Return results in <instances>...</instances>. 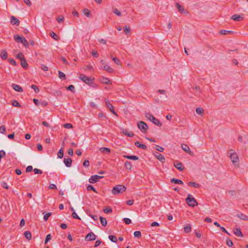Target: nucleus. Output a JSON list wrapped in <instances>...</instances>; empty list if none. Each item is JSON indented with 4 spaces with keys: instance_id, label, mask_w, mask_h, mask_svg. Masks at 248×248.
Wrapping results in <instances>:
<instances>
[{
    "instance_id": "1",
    "label": "nucleus",
    "mask_w": 248,
    "mask_h": 248,
    "mask_svg": "<svg viewBox=\"0 0 248 248\" xmlns=\"http://www.w3.org/2000/svg\"><path fill=\"white\" fill-rule=\"evenodd\" d=\"M126 187L122 185H118L114 186L111 190L112 193L116 195L119 194H121L125 191Z\"/></svg>"
},
{
    "instance_id": "2",
    "label": "nucleus",
    "mask_w": 248,
    "mask_h": 248,
    "mask_svg": "<svg viewBox=\"0 0 248 248\" xmlns=\"http://www.w3.org/2000/svg\"><path fill=\"white\" fill-rule=\"evenodd\" d=\"M145 117L148 119L150 121L153 122L155 125L158 126H161L162 124L160 121L155 118L154 116L150 112H147L145 113Z\"/></svg>"
},
{
    "instance_id": "3",
    "label": "nucleus",
    "mask_w": 248,
    "mask_h": 248,
    "mask_svg": "<svg viewBox=\"0 0 248 248\" xmlns=\"http://www.w3.org/2000/svg\"><path fill=\"white\" fill-rule=\"evenodd\" d=\"M79 79H80L82 81L85 82L86 84H88L90 86H93V81L94 78H91L90 77L86 76V75L81 74L79 77Z\"/></svg>"
},
{
    "instance_id": "4",
    "label": "nucleus",
    "mask_w": 248,
    "mask_h": 248,
    "mask_svg": "<svg viewBox=\"0 0 248 248\" xmlns=\"http://www.w3.org/2000/svg\"><path fill=\"white\" fill-rule=\"evenodd\" d=\"M186 203L191 207H195L198 205V202L196 199L191 195L188 194L186 199Z\"/></svg>"
},
{
    "instance_id": "5",
    "label": "nucleus",
    "mask_w": 248,
    "mask_h": 248,
    "mask_svg": "<svg viewBox=\"0 0 248 248\" xmlns=\"http://www.w3.org/2000/svg\"><path fill=\"white\" fill-rule=\"evenodd\" d=\"M14 38L16 42L21 43L25 47L27 48L29 47V43L24 37H21L18 35H15Z\"/></svg>"
},
{
    "instance_id": "6",
    "label": "nucleus",
    "mask_w": 248,
    "mask_h": 248,
    "mask_svg": "<svg viewBox=\"0 0 248 248\" xmlns=\"http://www.w3.org/2000/svg\"><path fill=\"white\" fill-rule=\"evenodd\" d=\"M137 126L142 133H146L148 128L147 124L143 121H139L138 123Z\"/></svg>"
},
{
    "instance_id": "7",
    "label": "nucleus",
    "mask_w": 248,
    "mask_h": 248,
    "mask_svg": "<svg viewBox=\"0 0 248 248\" xmlns=\"http://www.w3.org/2000/svg\"><path fill=\"white\" fill-rule=\"evenodd\" d=\"M230 157L233 164L234 166H238L237 163L238 162L239 157L236 153L235 152L231 153L230 155Z\"/></svg>"
},
{
    "instance_id": "8",
    "label": "nucleus",
    "mask_w": 248,
    "mask_h": 248,
    "mask_svg": "<svg viewBox=\"0 0 248 248\" xmlns=\"http://www.w3.org/2000/svg\"><path fill=\"white\" fill-rule=\"evenodd\" d=\"M103 177H104V176H99L98 175H92L89 179V182L90 183L93 184V183L97 182V181H98V180L99 179H102Z\"/></svg>"
},
{
    "instance_id": "9",
    "label": "nucleus",
    "mask_w": 248,
    "mask_h": 248,
    "mask_svg": "<svg viewBox=\"0 0 248 248\" xmlns=\"http://www.w3.org/2000/svg\"><path fill=\"white\" fill-rule=\"evenodd\" d=\"M106 105L109 110L115 115L118 116L117 113L115 111L113 105L109 102V100L105 99Z\"/></svg>"
},
{
    "instance_id": "10",
    "label": "nucleus",
    "mask_w": 248,
    "mask_h": 248,
    "mask_svg": "<svg viewBox=\"0 0 248 248\" xmlns=\"http://www.w3.org/2000/svg\"><path fill=\"white\" fill-rule=\"evenodd\" d=\"M96 238V236L93 232H90L86 235L85 240L87 241H90L95 240Z\"/></svg>"
},
{
    "instance_id": "11",
    "label": "nucleus",
    "mask_w": 248,
    "mask_h": 248,
    "mask_svg": "<svg viewBox=\"0 0 248 248\" xmlns=\"http://www.w3.org/2000/svg\"><path fill=\"white\" fill-rule=\"evenodd\" d=\"M176 7L177 8L178 11L182 14L187 13V12L186 10L185 9L183 6L179 4L178 3H176Z\"/></svg>"
},
{
    "instance_id": "12",
    "label": "nucleus",
    "mask_w": 248,
    "mask_h": 248,
    "mask_svg": "<svg viewBox=\"0 0 248 248\" xmlns=\"http://www.w3.org/2000/svg\"><path fill=\"white\" fill-rule=\"evenodd\" d=\"M181 147L183 150L186 153H188L190 155H193V153L190 151L189 147L186 144L183 143L181 145Z\"/></svg>"
},
{
    "instance_id": "13",
    "label": "nucleus",
    "mask_w": 248,
    "mask_h": 248,
    "mask_svg": "<svg viewBox=\"0 0 248 248\" xmlns=\"http://www.w3.org/2000/svg\"><path fill=\"white\" fill-rule=\"evenodd\" d=\"M174 166L180 171H183L184 169L183 164L178 161H176L174 163Z\"/></svg>"
},
{
    "instance_id": "14",
    "label": "nucleus",
    "mask_w": 248,
    "mask_h": 248,
    "mask_svg": "<svg viewBox=\"0 0 248 248\" xmlns=\"http://www.w3.org/2000/svg\"><path fill=\"white\" fill-rule=\"evenodd\" d=\"M11 23L14 25L18 26L20 23L19 20L14 16H11Z\"/></svg>"
},
{
    "instance_id": "15",
    "label": "nucleus",
    "mask_w": 248,
    "mask_h": 248,
    "mask_svg": "<svg viewBox=\"0 0 248 248\" xmlns=\"http://www.w3.org/2000/svg\"><path fill=\"white\" fill-rule=\"evenodd\" d=\"M0 57L3 60H5L8 58V54L5 49H2L0 52Z\"/></svg>"
},
{
    "instance_id": "16",
    "label": "nucleus",
    "mask_w": 248,
    "mask_h": 248,
    "mask_svg": "<svg viewBox=\"0 0 248 248\" xmlns=\"http://www.w3.org/2000/svg\"><path fill=\"white\" fill-rule=\"evenodd\" d=\"M233 233L234 234L238 237H243V234L241 232V229L240 228H236L233 229Z\"/></svg>"
},
{
    "instance_id": "17",
    "label": "nucleus",
    "mask_w": 248,
    "mask_h": 248,
    "mask_svg": "<svg viewBox=\"0 0 248 248\" xmlns=\"http://www.w3.org/2000/svg\"><path fill=\"white\" fill-rule=\"evenodd\" d=\"M11 86L13 88V89L16 92H23L22 88L17 84L13 83L12 84Z\"/></svg>"
},
{
    "instance_id": "18",
    "label": "nucleus",
    "mask_w": 248,
    "mask_h": 248,
    "mask_svg": "<svg viewBox=\"0 0 248 248\" xmlns=\"http://www.w3.org/2000/svg\"><path fill=\"white\" fill-rule=\"evenodd\" d=\"M154 155L156 156L157 159H158L162 163H164L165 162V157L160 153L156 152V154H154Z\"/></svg>"
},
{
    "instance_id": "19",
    "label": "nucleus",
    "mask_w": 248,
    "mask_h": 248,
    "mask_svg": "<svg viewBox=\"0 0 248 248\" xmlns=\"http://www.w3.org/2000/svg\"><path fill=\"white\" fill-rule=\"evenodd\" d=\"M100 82L104 84H111V82L110 80L107 78L105 77H101L100 78Z\"/></svg>"
},
{
    "instance_id": "20",
    "label": "nucleus",
    "mask_w": 248,
    "mask_h": 248,
    "mask_svg": "<svg viewBox=\"0 0 248 248\" xmlns=\"http://www.w3.org/2000/svg\"><path fill=\"white\" fill-rule=\"evenodd\" d=\"M63 162L67 167H70L72 165V160L70 157L64 158Z\"/></svg>"
},
{
    "instance_id": "21",
    "label": "nucleus",
    "mask_w": 248,
    "mask_h": 248,
    "mask_svg": "<svg viewBox=\"0 0 248 248\" xmlns=\"http://www.w3.org/2000/svg\"><path fill=\"white\" fill-rule=\"evenodd\" d=\"M103 69L107 71L109 73H112L114 72L113 69L107 64H106L103 66Z\"/></svg>"
},
{
    "instance_id": "22",
    "label": "nucleus",
    "mask_w": 248,
    "mask_h": 248,
    "mask_svg": "<svg viewBox=\"0 0 248 248\" xmlns=\"http://www.w3.org/2000/svg\"><path fill=\"white\" fill-rule=\"evenodd\" d=\"M20 64L25 69H27L28 67V64L27 62V61L25 57H23L21 59V61H20Z\"/></svg>"
},
{
    "instance_id": "23",
    "label": "nucleus",
    "mask_w": 248,
    "mask_h": 248,
    "mask_svg": "<svg viewBox=\"0 0 248 248\" xmlns=\"http://www.w3.org/2000/svg\"><path fill=\"white\" fill-rule=\"evenodd\" d=\"M135 145L138 148H141L143 150H147V147L146 145L140 143V141H137L135 142Z\"/></svg>"
},
{
    "instance_id": "24",
    "label": "nucleus",
    "mask_w": 248,
    "mask_h": 248,
    "mask_svg": "<svg viewBox=\"0 0 248 248\" xmlns=\"http://www.w3.org/2000/svg\"><path fill=\"white\" fill-rule=\"evenodd\" d=\"M123 157L125 158L132 160H137L139 159V157L136 155H124Z\"/></svg>"
},
{
    "instance_id": "25",
    "label": "nucleus",
    "mask_w": 248,
    "mask_h": 248,
    "mask_svg": "<svg viewBox=\"0 0 248 248\" xmlns=\"http://www.w3.org/2000/svg\"><path fill=\"white\" fill-rule=\"evenodd\" d=\"M231 18L234 21H239L243 19V17L240 15L235 14L231 16Z\"/></svg>"
},
{
    "instance_id": "26",
    "label": "nucleus",
    "mask_w": 248,
    "mask_h": 248,
    "mask_svg": "<svg viewBox=\"0 0 248 248\" xmlns=\"http://www.w3.org/2000/svg\"><path fill=\"white\" fill-rule=\"evenodd\" d=\"M236 216L238 218H239L242 220H248V216H247L246 215L243 214V213H239V214H237Z\"/></svg>"
},
{
    "instance_id": "27",
    "label": "nucleus",
    "mask_w": 248,
    "mask_h": 248,
    "mask_svg": "<svg viewBox=\"0 0 248 248\" xmlns=\"http://www.w3.org/2000/svg\"><path fill=\"white\" fill-rule=\"evenodd\" d=\"M123 133L128 137H133L134 136V134L132 132H128L127 129L123 130Z\"/></svg>"
},
{
    "instance_id": "28",
    "label": "nucleus",
    "mask_w": 248,
    "mask_h": 248,
    "mask_svg": "<svg viewBox=\"0 0 248 248\" xmlns=\"http://www.w3.org/2000/svg\"><path fill=\"white\" fill-rule=\"evenodd\" d=\"M99 150L100 151V152L104 154H108L110 153V149L107 147H101L100 148Z\"/></svg>"
},
{
    "instance_id": "29",
    "label": "nucleus",
    "mask_w": 248,
    "mask_h": 248,
    "mask_svg": "<svg viewBox=\"0 0 248 248\" xmlns=\"http://www.w3.org/2000/svg\"><path fill=\"white\" fill-rule=\"evenodd\" d=\"M170 182L171 183H174L176 184H180V185H183L184 183L182 181L179 179H177L176 178H172L170 180Z\"/></svg>"
},
{
    "instance_id": "30",
    "label": "nucleus",
    "mask_w": 248,
    "mask_h": 248,
    "mask_svg": "<svg viewBox=\"0 0 248 248\" xmlns=\"http://www.w3.org/2000/svg\"><path fill=\"white\" fill-rule=\"evenodd\" d=\"M49 35L55 40L58 41L60 39V37L53 31H51Z\"/></svg>"
},
{
    "instance_id": "31",
    "label": "nucleus",
    "mask_w": 248,
    "mask_h": 248,
    "mask_svg": "<svg viewBox=\"0 0 248 248\" xmlns=\"http://www.w3.org/2000/svg\"><path fill=\"white\" fill-rule=\"evenodd\" d=\"M24 234L27 240H30L31 239V234L30 231H27L25 232Z\"/></svg>"
},
{
    "instance_id": "32",
    "label": "nucleus",
    "mask_w": 248,
    "mask_h": 248,
    "mask_svg": "<svg viewBox=\"0 0 248 248\" xmlns=\"http://www.w3.org/2000/svg\"><path fill=\"white\" fill-rule=\"evenodd\" d=\"M188 185L190 186L194 187L195 188H198L200 186V184L194 182H189L188 183Z\"/></svg>"
},
{
    "instance_id": "33",
    "label": "nucleus",
    "mask_w": 248,
    "mask_h": 248,
    "mask_svg": "<svg viewBox=\"0 0 248 248\" xmlns=\"http://www.w3.org/2000/svg\"><path fill=\"white\" fill-rule=\"evenodd\" d=\"M184 231L186 233H189L191 231V226L190 224H187L184 228Z\"/></svg>"
},
{
    "instance_id": "34",
    "label": "nucleus",
    "mask_w": 248,
    "mask_h": 248,
    "mask_svg": "<svg viewBox=\"0 0 248 248\" xmlns=\"http://www.w3.org/2000/svg\"><path fill=\"white\" fill-rule=\"evenodd\" d=\"M100 220L102 226L105 227L107 224V221L106 218L102 217H100Z\"/></svg>"
},
{
    "instance_id": "35",
    "label": "nucleus",
    "mask_w": 248,
    "mask_h": 248,
    "mask_svg": "<svg viewBox=\"0 0 248 248\" xmlns=\"http://www.w3.org/2000/svg\"><path fill=\"white\" fill-rule=\"evenodd\" d=\"M219 32L221 34H223V35H226L228 34H232L233 33V31H227V30H221Z\"/></svg>"
},
{
    "instance_id": "36",
    "label": "nucleus",
    "mask_w": 248,
    "mask_h": 248,
    "mask_svg": "<svg viewBox=\"0 0 248 248\" xmlns=\"http://www.w3.org/2000/svg\"><path fill=\"white\" fill-rule=\"evenodd\" d=\"M66 90L71 91V92L73 93H75L76 92L75 88L74 86L73 85H70L69 86L67 87Z\"/></svg>"
},
{
    "instance_id": "37",
    "label": "nucleus",
    "mask_w": 248,
    "mask_h": 248,
    "mask_svg": "<svg viewBox=\"0 0 248 248\" xmlns=\"http://www.w3.org/2000/svg\"><path fill=\"white\" fill-rule=\"evenodd\" d=\"M58 77L61 79H65L66 78L65 75L62 71H59Z\"/></svg>"
},
{
    "instance_id": "38",
    "label": "nucleus",
    "mask_w": 248,
    "mask_h": 248,
    "mask_svg": "<svg viewBox=\"0 0 248 248\" xmlns=\"http://www.w3.org/2000/svg\"><path fill=\"white\" fill-rule=\"evenodd\" d=\"M57 155L59 158H62L63 156V148L60 149L57 153Z\"/></svg>"
},
{
    "instance_id": "39",
    "label": "nucleus",
    "mask_w": 248,
    "mask_h": 248,
    "mask_svg": "<svg viewBox=\"0 0 248 248\" xmlns=\"http://www.w3.org/2000/svg\"><path fill=\"white\" fill-rule=\"evenodd\" d=\"M124 166L126 169L131 170V168H132V164L130 162L126 161L125 162Z\"/></svg>"
},
{
    "instance_id": "40",
    "label": "nucleus",
    "mask_w": 248,
    "mask_h": 248,
    "mask_svg": "<svg viewBox=\"0 0 248 248\" xmlns=\"http://www.w3.org/2000/svg\"><path fill=\"white\" fill-rule=\"evenodd\" d=\"M83 14L87 17L91 16V12L88 9H84L83 11Z\"/></svg>"
},
{
    "instance_id": "41",
    "label": "nucleus",
    "mask_w": 248,
    "mask_h": 248,
    "mask_svg": "<svg viewBox=\"0 0 248 248\" xmlns=\"http://www.w3.org/2000/svg\"><path fill=\"white\" fill-rule=\"evenodd\" d=\"M108 238L112 242L116 243L117 242V238L115 235H110L108 236Z\"/></svg>"
},
{
    "instance_id": "42",
    "label": "nucleus",
    "mask_w": 248,
    "mask_h": 248,
    "mask_svg": "<svg viewBox=\"0 0 248 248\" xmlns=\"http://www.w3.org/2000/svg\"><path fill=\"white\" fill-rule=\"evenodd\" d=\"M11 104L14 107H21V105H20L19 102L16 100H13L11 102Z\"/></svg>"
},
{
    "instance_id": "43",
    "label": "nucleus",
    "mask_w": 248,
    "mask_h": 248,
    "mask_svg": "<svg viewBox=\"0 0 248 248\" xmlns=\"http://www.w3.org/2000/svg\"><path fill=\"white\" fill-rule=\"evenodd\" d=\"M87 189L88 191H93V192L95 193H97L96 189L94 188V187L91 185H89L87 187Z\"/></svg>"
},
{
    "instance_id": "44",
    "label": "nucleus",
    "mask_w": 248,
    "mask_h": 248,
    "mask_svg": "<svg viewBox=\"0 0 248 248\" xmlns=\"http://www.w3.org/2000/svg\"><path fill=\"white\" fill-rule=\"evenodd\" d=\"M112 60L116 64L119 65L121 64V62L120 60L117 57H112Z\"/></svg>"
},
{
    "instance_id": "45",
    "label": "nucleus",
    "mask_w": 248,
    "mask_h": 248,
    "mask_svg": "<svg viewBox=\"0 0 248 248\" xmlns=\"http://www.w3.org/2000/svg\"><path fill=\"white\" fill-rule=\"evenodd\" d=\"M203 109L202 108L198 107L196 109V112L197 114L201 115L203 113Z\"/></svg>"
},
{
    "instance_id": "46",
    "label": "nucleus",
    "mask_w": 248,
    "mask_h": 248,
    "mask_svg": "<svg viewBox=\"0 0 248 248\" xmlns=\"http://www.w3.org/2000/svg\"><path fill=\"white\" fill-rule=\"evenodd\" d=\"M104 213L106 214L111 213L112 212V210L111 207H107L105 209H104Z\"/></svg>"
},
{
    "instance_id": "47",
    "label": "nucleus",
    "mask_w": 248,
    "mask_h": 248,
    "mask_svg": "<svg viewBox=\"0 0 248 248\" xmlns=\"http://www.w3.org/2000/svg\"><path fill=\"white\" fill-rule=\"evenodd\" d=\"M52 236L51 234H48L46 237V239L45 240V244H46L48 243V242L51 239Z\"/></svg>"
},
{
    "instance_id": "48",
    "label": "nucleus",
    "mask_w": 248,
    "mask_h": 248,
    "mask_svg": "<svg viewBox=\"0 0 248 248\" xmlns=\"http://www.w3.org/2000/svg\"><path fill=\"white\" fill-rule=\"evenodd\" d=\"M134 236L135 237H138V238L140 237L141 236V232L139 231H135L134 232Z\"/></svg>"
},
{
    "instance_id": "49",
    "label": "nucleus",
    "mask_w": 248,
    "mask_h": 248,
    "mask_svg": "<svg viewBox=\"0 0 248 248\" xmlns=\"http://www.w3.org/2000/svg\"><path fill=\"white\" fill-rule=\"evenodd\" d=\"M8 61L9 62V63L10 64H11L12 65H13L14 66H16L17 63L14 59H13L12 58H9L8 60Z\"/></svg>"
},
{
    "instance_id": "50",
    "label": "nucleus",
    "mask_w": 248,
    "mask_h": 248,
    "mask_svg": "<svg viewBox=\"0 0 248 248\" xmlns=\"http://www.w3.org/2000/svg\"><path fill=\"white\" fill-rule=\"evenodd\" d=\"M31 87L34 90L36 93H38L39 92V89L36 85L32 84L31 85Z\"/></svg>"
},
{
    "instance_id": "51",
    "label": "nucleus",
    "mask_w": 248,
    "mask_h": 248,
    "mask_svg": "<svg viewBox=\"0 0 248 248\" xmlns=\"http://www.w3.org/2000/svg\"><path fill=\"white\" fill-rule=\"evenodd\" d=\"M155 148L157 151L160 152H163L164 150V149L163 147H162L158 145H155Z\"/></svg>"
},
{
    "instance_id": "52",
    "label": "nucleus",
    "mask_w": 248,
    "mask_h": 248,
    "mask_svg": "<svg viewBox=\"0 0 248 248\" xmlns=\"http://www.w3.org/2000/svg\"><path fill=\"white\" fill-rule=\"evenodd\" d=\"M226 243H227V245L230 247L232 246V245H233L232 241L229 238L227 239Z\"/></svg>"
},
{
    "instance_id": "53",
    "label": "nucleus",
    "mask_w": 248,
    "mask_h": 248,
    "mask_svg": "<svg viewBox=\"0 0 248 248\" xmlns=\"http://www.w3.org/2000/svg\"><path fill=\"white\" fill-rule=\"evenodd\" d=\"M56 20L58 23H61L64 21V18L62 16H59L57 18Z\"/></svg>"
},
{
    "instance_id": "54",
    "label": "nucleus",
    "mask_w": 248,
    "mask_h": 248,
    "mask_svg": "<svg viewBox=\"0 0 248 248\" xmlns=\"http://www.w3.org/2000/svg\"><path fill=\"white\" fill-rule=\"evenodd\" d=\"M52 213H47L44 216V219L45 221H46L47 220V219H48L49 217L51 215Z\"/></svg>"
},
{
    "instance_id": "55",
    "label": "nucleus",
    "mask_w": 248,
    "mask_h": 248,
    "mask_svg": "<svg viewBox=\"0 0 248 248\" xmlns=\"http://www.w3.org/2000/svg\"><path fill=\"white\" fill-rule=\"evenodd\" d=\"M131 31V29L129 27H128L127 26H125L124 28V32L125 33V34H127L129 33Z\"/></svg>"
},
{
    "instance_id": "56",
    "label": "nucleus",
    "mask_w": 248,
    "mask_h": 248,
    "mask_svg": "<svg viewBox=\"0 0 248 248\" xmlns=\"http://www.w3.org/2000/svg\"><path fill=\"white\" fill-rule=\"evenodd\" d=\"M23 57H24L23 54L21 52H19L18 54H17L16 56V58L17 59H19L20 61H21V59Z\"/></svg>"
},
{
    "instance_id": "57",
    "label": "nucleus",
    "mask_w": 248,
    "mask_h": 248,
    "mask_svg": "<svg viewBox=\"0 0 248 248\" xmlns=\"http://www.w3.org/2000/svg\"><path fill=\"white\" fill-rule=\"evenodd\" d=\"M113 12L119 16H121V12L116 8H115L113 10Z\"/></svg>"
},
{
    "instance_id": "58",
    "label": "nucleus",
    "mask_w": 248,
    "mask_h": 248,
    "mask_svg": "<svg viewBox=\"0 0 248 248\" xmlns=\"http://www.w3.org/2000/svg\"><path fill=\"white\" fill-rule=\"evenodd\" d=\"M72 217L74 218L80 219V218L78 216L77 213L74 211V212L72 214Z\"/></svg>"
},
{
    "instance_id": "59",
    "label": "nucleus",
    "mask_w": 248,
    "mask_h": 248,
    "mask_svg": "<svg viewBox=\"0 0 248 248\" xmlns=\"http://www.w3.org/2000/svg\"><path fill=\"white\" fill-rule=\"evenodd\" d=\"M123 221L126 224H129L131 223V219L128 218H124L123 219Z\"/></svg>"
},
{
    "instance_id": "60",
    "label": "nucleus",
    "mask_w": 248,
    "mask_h": 248,
    "mask_svg": "<svg viewBox=\"0 0 248 248\" xmlns=\"http://www.w3.org/2000/svg\"><path fill=\"white\" fill-rule=\"evenodd\" d=\"M6 132V129L4 125L0 126V133L4 134Z\"/></svg>"
},
{
    "instance_id": "61",
    "label": "nucleus",
    "mask_w": 248,
    "mask_h": 248,
    "mask_svg": "<svg viewBox=\"0 0 248 248\" xmlns=\"http://www.w3.org/2000/svg\"><path fill=\"white\" fill-rule=\"evenodd\" d=\"M48 188L50 189L56 190L57 189L56 186L55 184H51L49 185Z\"/></svg>"
},
{
    "instance_id": "62",
    "label": "nucleus",
    "mask_w": 248,
    "mask_h": 248,
    "mask_svg": "<svg viewBox=\"0 0 248 248\" xmlns=\"http://www.w3.org/2000/svg\"><path fill=\"white\" fill-rule=\"evenodd\" d=\"M33 171L34 172L35 174H42L43 173V171L39 170V169H34L33 170Z\"/></svg>"
},
{
    "instance_id": "63",
    "label": "nucleus",
    "mask_w": 248,
    "mask_h": 248,
    "mask_svg": "<svg viewBox=\"0 0 248 248\" xmlns=\"http://www.w3.org/2000/svg\"><path fill=\"white\" fill-rule=\"evenodd\" d=\"M83 165L84 167H88L90 165V162L89 161V160H85L83 163Z\"/></svg>"
},
{
    "instance_id": "64",
    "label": "nucleus",
    "mask_w": 248,
    "mask_h": 248,
    "mask_svg": "<svg viewBox=\"0 0 248 248\" xmlns=\"http://www.w3.org/2000/svg\"><path fill=\"white\" fill-rule=\"evenodd\" d=\"M1 186H2L6 189H8L9 187V186H8L7 183L5 182H3L2 183H1Z\"/></svg>"
}]
</instances>
